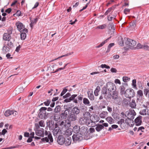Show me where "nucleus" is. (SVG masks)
<instances>
[{"mask_svg": "<svg viewBox=\"0 0 149 149\" xmlns=\"http://www.w3.org/2000/svg\"><path fill=\"white\" fill-rule=\"evenodd\" d=\"M80 112V109L76 107H73L69 116H68V119L69 123L70 124L71 122L76 120L77 118V115Z\"/></svg>", "mask_w": 149, "mask_h": 149, "instance_id": "obj_1", "label": "nucleus"}, {"mask_svg": "<svg viewBox=\"0 0 149 149\" xmlns=\"http://www.w3.org/2000/svg\"><path fill=\"white\" fill-rule=\"evenodd\" d=\"M89 130L86 127L83 126L80 128L79 134H80L84 136V139L85 140H87L90 138L89 135Z\"/></svg>", "mask_w": 149, "mask_h": 149, "instance_id": "obj_2", "label": "nucleus"}, {"mask_svg": "<svg viewBox=\"0 0 149 149\" xmlns=\"http://www.w3.org/2000/svg\"><path fill=\"white\" fill-rule=\"evenodd\" d=\"M47 108L46 107H42L39 109V112L38 114L39 118L40 119H46L48 117L49 113H46V110Z\"/></svg>", "mask_w": 149, "mask_h": 149, "instance_id": "obj_3", "label": "nucleus"}, {"mask_svg": "<svg viewBox=\"0 0 149 149\" xmlns=\"http://www.w3.org/2000/svg\"><path fill=\"white\" fill-rule=\"evenodd\" d=\"M125 43L129 48L132 49L136 45V42L134 40L129 38H125Z\"/></svg>", "mask_w": 149, "mask_h": 149, "instance_id": "obj_4", "label": "nucleus"}, {"mask_svg": "<svg viewBox=\"0 0 149 149\" xmlns=\"http://www.w3.org/2000/svg\"><path fill=\"white\" fill-rule=\"evenodd\" d=\"M15 25L17 26L18 30L20 32H25L27 33L28 30L24 28V26L22 23L19 21L16 22L15 23Z\"/></svg>", "mask_w": 149, "mask_h": 149, "instance_id": "obj_5", "label": "nucleus"}, {"mask_svg": "<svg viewBox=\"0 0 149 149\" xmlns=\"http://www.w3.org/2000/svg\"><path fill=\"white\" fill-rule=\"evenodd\" d=\"M125 96L127 98L131 99L135 95L134 91L132 88L127 89L125 91Z\"/></svg>", "mask_w": 149, "mask_h": 149, "instance_id": "obj_6", "label": "nucleus"}, {"mask_svg": "<svg viewBox=\"0 0 149 149\" xmlns=\"http://www.w3.org/2000/svg\"><path fill=\"white\" fill-rule=\"evenodd\" d=\"M106 86L109 92H114L116 90V87L115 84L111 82H108Z\"/></svg>", "mask_w": 149, "mask_h": 149, "instance_id": "obj_7", "label": "nucleus"}, {"mask_svg": "<svg viewBox=\"0 0 149 149\" xmlns=\"http://www.w3.org/2000/svg\"><path fill=\"white\" fill-rule=\"evenodd\" d=\"M84 136L80 134L79 133L74 134L72 136V139L73 141L76 142L77 141H79L83 140Z\"/></svg>", "mask_w": 149, "mask_h": 149, "instance_id": "obj_8", "label": "nucleus"}, {"mask_svg": "<svg viewBox=\"0 0 149 149\" xmlns=\"http://www.w3.org/2000/svg\"><path fill=\"white\" fill-rule=\"evenodd\" d=\"M127 118H129L131 120H133L134 118V116L136 115V113L134 110H131L129 111H127Z\"/></svg>", "mask_w": 149, "mask_h": 149, "instance_id": "obj_9", "label": "nucleus"}, {"mask_svg": "<svg viewBox=\"0 0 149 149\" xmlns=\"http://www.w3.org/2000/svg\"><path fill=\"white\" fill-rule=\"evenodd\" d=\"M49 139L50 141V142H49V143H50L51 142H53V138L52 135V134L51 133L49 134L48 135V138L46 137L45 138H42L41 139V140L42 142L46 141L47 142H48L49 141Z\"/></svg>", "mask_w": 149, "mask_h": 149, "instance_id": "obj_10", "label": "nucleus"}, {"mask_svg": "<svg viewBox=\"0 0 149 149\" xmlns=\"http://www.w3.org/2000/svg\"><path fill=\"white\" fill-rule=\"evenodd\" d=\"M142 117L141 116H139L134 120L135 125L136 126H139L142 124Z\"/></svg>", "mask_w": 149, "mask_h": 149, "instance_id": "obj_11", "label": "nucleus"}, {"mask_svg": "<svg viewBox=\"0 0 149 149\" xmlns=\"http://www.w3.org/2000/svg\"><path fill=\"white\" fill-rule=\"evenodd\" d=\"M65 138L62 135H59L57 141L58 143L62 145L65 142Z\"/></svg>", "mask_w": 149, "mask_h": 149, "instance_id": "obj_12", "label": "nucleus"}, {"mask_svg": "<svg viewBox=\"0 0 149 149\" xmlns=\"http://www.w3.org/2000/svg\"><path fill=\"white\" fill-rule=\"evenodd\" d=\"M36 134L37 136L43 137L44 135V129L41 128L36 131Z\"/></svg>", "mask_w": 149, "mask_h": 149, "instance_id": "obj_13", "label": "nucleus"}, {"mask_svg": "<svg viewBox=\"0 0 149 149\" xmlns=\"http://www.w3.org/2000/svg\"><path fill=\"white\" fill-rule=\"evenodd\" d=\"M69 113V112L67 111V110H65L64 111H62V113L60 115V116L61 118L66 119Z\"/></svg>", "mask_w": 149, "mask_h": 149, "instance_id": "obj_14", "label": "nucleus"}, {"mask_svg": "<svg viewBox=\"0 0 149 149\" xmlns=\"http://www.w3.org/2000/svg\"><path fill=\"white\" fill-rule=\"evenodd\" d=\"M58 124L56 123L55 124V128L53 129V133L54 136H56L58 133L59 130V127Z\"/></svg>", "mask_w": 149, "mask_h": 149, "instance_id": "obj_15", "label": "nucleus"}, {"mask_svg": "<svg viewBox=\"0 0 149 149\" xmlns=\"http://www.w3.org/2000/svg\"><path fill=\"white\" fill-rule=\"evenodd\" d=\"M93 118H91V120L92 121V122L95 123L98 122L100 120V118L99 116L96 115V114H92L91 115V117H92Z\"/></svg>", "mask_w": 149, "mask_h": 149, "instance_id": "obj_16", "label": "nucleus"}, {"mask_svg": "<svg viewBox=\"0 0 149 149\" xmlns=\"http://www.w3.org/2000/svg\"><path fill=\"white\" fill-rule=\"evenodd\" d=\"M65 142H64V144L65 146L70 145L72 142V139L69 136H68L67 137H66L65 139Z\"/></svg>", "mask_w": 149, "mask_h": 149, "instance_id": "obj_17", "label": "nucleus"}, {"mask_svg": "<svg viewBox=\"0 0 149 149\" xmlns=\"http://www.w3.org/2000/svg\"><path fill=\"white\" fill-rule=\"evenodd\" d=\"M80 128L79 125H76L73 127L72 131L76 134H79Z\"/></svg>", "mask_w": 149, "mask_h": 149, "instance_id": "obj_18", "label": "nucleus"}, {"mask_svg": "<svg viewBox=\"0 0 149 149\" xmlns=\"http://www.w3.org/2000/svg\"><path fill=\"white\" fill-rule=\"evenodd\" d=\"M146 109H143L141 110L139 112V114L142 116H144L147 115L149 116V110H147L146 111Z\"/></svg>", "mask_w": 149, "mask_h": 149, "instance_id": "obj_19", "label": "nucleus"}, {"mask_svg": "<svg viewBox=\"0 0 149 149\" xmlns=\"http://www.w3.org/2000/svg\"><path fill=\"white\" fill-rule=\"evenodd\" d=\"M3 38L4 40L6 41H8V40H10V39L11 38L10 35L5 33L3 35Z\"/></svg>", "mask_w": 149, "mask_h": 149, "instance_id": "obj_20", "label": "nucleus"}, {"mask_svg": "<svg viewBox=\"0 0 149 149\" xmlns=\"http://www.w3.org/2000/svg\"><path fill=\"white\" fill-rule=\"evenodd\" d=\"M11 49L9 48L6 45V44H3V46L2 48V51L4 53H6L7 52H8Z\"/></svg>", "mask_w": 149, "mask_h": 149, "instance_id": "obj_21", "label": "nucleus"}, {"mask_svg": "<svg viewBox=\"0 0 149 149\" xmlns=\"http://www.w3.org/2000/svg\"><path fill=\"white\" fill-rule=\"evenodd\" d=\"M113 92V93L112 94V98L114 100H117L119 99L118 92L116 91Z\"/></svg>", "mask_w": 149, "mask_h": 149, "instance_id": "obj_22", "label": "nucleus"}, {"mask_svg": "<svg viewBox=\"0 0 149 149\" xmlns=\"http://www.w3.org/2000/svg\"><path fill=\"white\" fill-rule=\"evenodd\" d=\"M4 44H6V45L10 48L11 49L13 46V44L12 42L10 41V40H8L7 42H5Z\"/></svg>", "mask_w": 149, "mask_h": 149, "instance_id": "obj_23", "label": "nucleus"}, {"mask_svg": "<svg viewBox=\"0 0 149 149\" xmlns=\"http://www.w3.org/2000/svg\"><path fill=\"white\" fill-rule=\"evenodd\" d=\"M14 113V112L13 110H8L5 111L4 115L8 117L11 114H13Z\"/></svg>", "mask_w": 149, "mask_h": 149, "instance_id": "obj_24", "label": "nucleus"}, {"mask_svg": "<svg viewBox=\"0 0 149 149\" xmlns=\"http://www.w3.org/2000/svg\"><path fill=\"white\" fill-rule=\"evenodd\" d=\"M86 117L81 118L79 120L80 123L82 125H85L86 123Z\"/></svg>", "mask_w": 149, "mask_h": 149, "instance_id": "obj_25", "label": "nucleus"}, {"mask_svg": "<svg viewBox=\"0 0 149 149\" xmlns=\"http://www.w3.org/2000/svg\"><path fill=\"white\" fill-rule=\"evenodd\" d=\"M77 96V94H74L72 95L71 97H70V99L71 101L74 100L73 102L75 103H78V100L77 99H75V97Z\"/></svg>", "mask_w": 149, "mask_h": 149, "instance_id": "obj_26", "label": "nucleus"}, {"mask_svg": "<svg viewBox=\"0 0 149 149\" xmlns=\"http://www.w3.org/2000/svg\"><path fill=\"white\" fill-rule=\"evenodd\" d=\"M51 115H52L51 116V118L55 120H57V119L60 118L58 114L55 113H52Z\"/></svg>", "mask_w": 149, "mask_h": 149, "instance_id": "obj_27", "label": "nucleus"}, {"mask_svg": "<svg viewBox=\"0 0 149 149\" xmlns=\"http://www.w3.org/2000/svg\"><path fill=\"white\" fill-rule=\"evenodd\" d=\"M111 38V36H110L108 38L105 40L102 43H101L100 44H99L98 46L96 47L97 48H99L100 47L103 46L105 43L107 42V41L110 39Z\"/></svg>", "mask_w": 149, "mask_h": 149, "instance_id": "obj_28", "label": "nucleus"}, {"mask_svg": "<svg viewBox=\"0 0 149 149\" xmlns=\"http://www.w3.org/2000/svg\"><path fill=\"white\" fill-rule=\"evenodd\" d=\"M104 128V127L102 125L97 124L95 129L97 131L99 132Z\"/></svg>", "mask_w": 149, "mask_h": 149, "instance_id": "obj_29", "label": "nucleus"}, {"mask_svg": "<svg viewBox=\"0 0 149 149\" xmlns=\"http://www.w3.org/2000/svg\"><path fill=\"white\" fill-rule=\"evenodd\" d=\"M107 88L106 86H104L102 89L101 93L102 94H103L104 96L106 95L107 94Z\"/></svg>", "mask_w": 149, "mask_h": 149, "instance_id": "obj_30", "label": "nucleus"}, {"mask_svg": "<svg viewBox=\"0 0 149 149\" xmlns=\"http://www.w3.org/2000/svg\"><path fill=\"white\" fill-rule=\"evenodd\" d=\"M108 113L107 111H103L100 114V116L101 118H104L108 115Z\"/></svg>", "mask_w": 149, "mask_h": 149, "instance_id": "obj_31", "label": "nucleus"}, {"mask_svg": "<svg viewBox=\"0 0 149 149\" xmlns=\"http://www.w3.org/2000/svg\"><path fill=\"white\" fill-rule=\"evenodd\" d=\"M120 93L121 95H123L125 94V88L123 85L121 86L120 87Z\"/></svg>", "mask_w": 149, "mask_h": 149, "instance_id": "obj_32", "label": "nucleus"}, {"mask_svg": "<svg viewBox=\"0 0 149 149\" xmlns=\"http://www.w3.org/2000/svg\"><path fill=\"white\" fill-rule=\"evenodd\" d=\"M49 127L50 130H53L55 128V124L54 121L50 122L49 125Z\"/></svg>", "mask_w": 149, "mask_h": 149, "instance_id": "obj_33", "label": "nucleus"}, {"mask_svg": "<svg viewBox=\"0 0 149 149\" xmlns=\"http://www.w3.org/2000/svg\"><path fill=\"white\" fill-rule=\"evenodd\" d=\"M106 120L110 124L114 123V120L111 117H108L106 119Z\"/></svg>", "mask_w": 149, "mask_h": 149, "instance_id": "obj_34", "label": "nucleus"}, {"mask_svg": "<svg viewBox=\"0 0 149 149\" xmlns=\"http://www.w3.org/2000/svg\"><path fill=\"white\" fill-rule=\"evenodd\" d=\"M108 27L109 30H112V32H114L115 28L114 25L113 23H109V24Z\"/></svg>", "mask_w": 149, "mask_h": 149, "instance_id": "obj_35", "label": "nucleus"}, {"mask_svg": "<svg viewBox=\"0 0 149 149\" xmlns=\"http://www.w3.org/2000/svg\"><path fill=\"white\" fill-rule=\"evenodd\" d=\"M91 123H92L91 118L90 119H89L88 117H86V123L85 125L89 126H91V125H90V124Z\"/></svg>", "mask_w": 149, "mask_h": 149, "instance_id": "obj_36", "label": "nucleus"}, {"mask_svg": "<svg viewBox=\"0 0 149 149\" xmlns=\"http://www.w3.org/2000/svg\"><path fill=\"white\" fill-rule=\"evenodd\" d=\"M100 90V88L99 86H97L94 91V94L95 96H97L98 95V93Z\"/></svg>", "mask_w": 149, "mask_h": 149, "instance_id": "obj_37", "label": "nucleus"}, {"mask_svg": "<svg viewBox=\"0 0 149 149\" xmlns=\"http://www.w3.org/2000/svg\"><path fill=\"white\" fill-rule=\"evenodd\" d=\"M130 103V106L132 108H135L136 107V104L134 100H132V102Z\"/></svg>", "mask_w": 149, "mask_h": 149, "instance_id": "obj_38", "label": "nucleus"}, {"mask_svg": "<svg viewBox=\"0 0 149 149\" xmlns=\"http://www.w3.org/2000/svg\"><path fill=\"white\" fill-rule=\"evenodd\" d=\"M21 38L22 40H24L26 37V32H21Z\"/></svg>", "mask_w": 149, "mask_h": 149, "instance_id": "obj_39", "label": "nucleus"}, {"mask_svg": "<svg viewBox=\"0 0 149 149\" xmlns=\"http://www.w3.org/2000/svg\"><path fill=\"white\" fill-rule=\"evenodd\" d=\"M61 109V106L60 105L56 106L54 110V112L55 113H58L59 112Z\"/></svg>", "mask_w": 149, "mask_h": 149, "instance_id": "obj_40", "label": "nucleus"}, {"mask_svg": "<svg viewBox=\"0 0 149 149\" xmlns=\"http://www.w3.org/2000/svg\"><path fill=\"white\" fill-rule=\"evenodd\" d=\"M73 53V52H70V53H68L67 54H65V55H63L62 56H61L59 57H58L57 58H56L54 60H52V61H53L54 60H57V59H58L59 58H62V57H63L68 56L69 55H70L72 54Z\"/></svg>", "mask_w": 149, "mask_h": 149, "instance_id": "obj_41", "label": "nucleus"}, {"mask_svg": "<svg viewBox=\"0 0 149 149\" xmlns=\"http://www.w3.org/2000/svg\"><path fill=\"white\" fill-rule=\"evenodd\" d=\"M83 102L85 105H91V104H89L90 102L87 98H84L83 100Z\"/></svg>", "mask_w": 149, "mask_h": 149, "instance_id": "obj_42", "label": "nucleus"}, {"mask_svg": "<svg viewBox=\"0 0 149 149\" xmlns=\"http://www.w3.org/2000/svg\"><path fill=\"white\" fill-rule=\"evenodd\" d=\"M107 27L106 25L105 24H104L102 25H99L96 28V29H104L106 28Z\"/></svg>", "mask_w": 149, "mask_h": 149, "instance_id": "obj_43", "label": "nucleus"}, {"mask_svg": "<svg viewBox=\"0 0 149 149\" xmlns=\"http://www.w3.org/2000/svg\"><path fill=\"white\" fill-rule=\"evenodd\" d=\"M67 87H66L64 89H63V90L62 92H61V95H60L61 96H63L68 91V89L66 88Z\"/></svg>", "mask_w": 149, "mask_h": 149, "instance_id": "obj_44", "label": "nucleus"}, {"mask_svg": "<svg viewBox=\"0 0 149 149\" xmlns=\"http://www.w3.org/2000/svg\"><path fill=\"white\" fill-rule=\"evenodd\" d=\"M88 97L91 100L94 99V97L93 94L91 93H88Z\"/></svg>", "mask_w": 149, "mask_h": 149, "instance_id": "obj_45", "label": "nucleus"}, {"mask_svg": "<svg viewBox=\"0 0 149 149\" xmlns=\"http://www.w3.org/2000/svg\"><path fill=\"white\" fill-rule=\"evenodd\" d=\"M127 119H126L125 120V122L127 124V125H129V126H130V123L131 122V121H132V122H133V120H132L130 119L129 118H127Z\"/></svg>", "mask_w": 149, "mask_h": 149, "instance_id": "obj_46", "label": "nucleus"}, {"mask_svg": "<svg viewBox=\"0 0 149 149\" xmlns=\"http://www.w3.org/2000/svg\"><path fill=\"white\" fill-rule=\"evenodd\" d=\"M123 80L124 82H126L128 81H129L130 80V78L127 77H123Z\"/></svg>", "mask_w": 149, "mask_h": 149, "instance_id": "obj_47", "label": "nucleus"}, {"mask_svg": "<svg viewBox=\"0 0 149 149\" xmlns=\"http://www.w3.org/2000/svg\"><path fill=\"white\" fill-rule=\"evenodd\" d=\"M16 91H17L18 93H22L23 91V89L22 87L21 86L19 88L18 87L16 89Z\"/></svg>", "mask_w": 149, "mask_h": 149, "instance_id": "obj_48", "label": "nucleus"}, {"mask_svg": "<svg viewBox=\"0 0 149 149\" xmlns=\"http://www.w3.org/2000/svg\"><path fill=\"white\" fill-rule=\"evenodd\" d=\"M104 98L106 99L111 98V97H112V95L109 92L108 93L107 96V95H104Z\"/></svg>", "mask_w": 149, "mask_h": 149, "instance_id": "obj_49", "label": "nucleus"}, {"mask_svg": "<svg viewBox=\"0 0 149 149\" xmlns=\"http://www.w3.org/2000/svg\"><path fill=\"white\" fill-rule=\"evenodd\" d=\"M143 45H142L140 43H138L136 47H135V49H140L141 48L143 49Z\"/></svg>", "mask_w": 149, "mask_h": 149, "instance_id": "obj_50", "label": "nucleus"}, {"mask_svg": "<svg viewBox=\"0 0 149 149\" xmlns=\"http://www.w3.org/2000/svg\"><path fill=\"white\" fill-rule=\"evenodd\" d=\"M39 125L42 127H44L45 126L44 121L41 120L39 122Z\"/></svg>", "mask_w": 149, "mask_h": 149, "instance_id": "obj_51", "label": "nucleus"}, {"mask_svg": "<svg viewBox=\"0 0 149 149\" xmlns=\"http://www.w3.org/2000/svg\"><path fill=\"white\" fill-rule=\"evenodd\" d=\"M13 31V28L10 27L7 30V33H8L9 35H10L12 33Z\"/></svg>", "mask_w": 149, "mask_h": 149, "instance_id": "obj_52", "label": "nucleus"}, {"mask_svg": "<svg viewBox=\"0 0 149 149\" xmlns=\"http://www.w3.org/2000/svg\"><path fill=\"white\" fill-rule=\"evenodd\" d=\"M136 22L135 21H133L132 22L130 23L129 24L130 26L132 27L133 26L134 27L136 26Z\"/></svg>", "mask_w": 149, "mask_h": 149, "instance_id": "obj_53", "label": "nucleus"}, {"mask_svg": "<svg viewBox=\"0 0 149 149\" xmlns=\"http://www.w3.org/2000/svg\"><path fill=\"white\" fill-rule=\"evenodd\" d=\"M136 80L133 79L132 81V85L134 88L136 87Z\"/></svg>", "mask_w": 149, "mask_h": 149, "instance_id": "obj_54", "label": "nucleus"}, {"mask_svg": "<svg viewBox=\"0 0 149 149\" xmlns=\"http://www.w3.org/2000/svg\"><path fill=\"white\" fill-rule=\"evenodd\" d=\"M138 95L140 96H142L143 95V91L141 90H139L137 92Z\"/></svg>", "mask_w": 149, "mask_h": 149, "instance_id": "obj_55", "label": "nucleus"}, {"mask_svg": "<svg viewBox=\"0 0 149 149\" xmlns=\"http://www.w3.org/2000/svg\"><path fill=\"white\" fill-rule=\"evenodd\" d=\"M124 43L123 39L122 38H121L120 41L119 42V45L121 46H124Z\"/></svg>", "mask_w": 149, "mask_h": 149, "instance_id": "obj_56", "label": "nucleus"}, {"mask_svg": "<svg viewBox=\"0 0 149 149\" xmlns=\"http://www.w3.org/2000/svg\"><path fill=\"white\" fill-rule=\"evenodd\" d=\"M21 12L19 10H17L16 13L14 14L13 15H16L18 16H21Z\"/></svg>", "mask_w": 149, "mask_h": 149, "instance_id": "obj_57", "label": "nucleus"}, {"mask_svg": "<svg viewBox=\"0 0 149 149\" xmlns=\"http://www.w3.org/2000/svg\"><path fill=\"white\" fill-rule=\"evenodd\" d=\"M71 96V94L70 93H68L64 96H63V97L64 99H65L67 97H70Z\"/></svg>", "mask_w": 149, "mask_h": 149, "instance_id": "obj_58", "label": "nucleus"}, {"mask_svg": "<svg viewBox=\"0 0 149 149\" xmlns=\"http://www.w3.org/2000/svg\"><path fill=\"white\" fill-rule=\"evenodd\" d=\"M64 108L65 110H67V111L68 112H69L70 109H71V107H68V106L67 105H64Z\"/></svg>", "mask_w": 149, "mask_h": 149, "instance_id": "obj_59", "label": "nucleus"}, {"mask_svg": "<svg viewBox=\"0 0 149 149\" xmlns=\"http://www.w3.org/2000/svg\"><path fill=\"white\" fill-rule=\"evenodd\" d=\"M50 102V100H48L44 102V103L46 106H48L49 105Z\"/></svg>", "mask_w": 149, "mask_h": 149, "instance_id": "obj_60", "label": "nucleus"}, {"mask_svg": "<svg viewBox=\"0 0 149 149\" xmlns=\"http://www.w3.org/2000/svg\"><path fill=\"white\" fill-rule=\"evenodd\" d=\"M143 49L149 51V46L147 45H144L143 47Z\"/></svg>", "mask_w": 149, "mask_h": 149, "instance_id": "obj_61", "label": "nucleus"}, {"mask_svg": "<svg viewBox=\"0 0 149 149\" xmlns=\"http://www.w3.org/2000/svg\"><path fill=\"white\" fill-rule=\"evenodd\" d=\"M124 121L125 120L124 119H121L118 122V124H120V125H121L123 123H124Z\"/></svg>", "mask_w": 149, "mask_h": 149, "instance_id": "obj_62", "label": "nucleus"}, {"mask_svg": "<svg viewBox=\"0 0 149 149\" xmlns=\"http://www.w3.org/2000/svg\"><path fill=\"white\" fill-rule=\"evenodd\" d=\"M59 125L60 126H64L66 127V125L65 124V122H64L63 121H61L60 123H59Z\"/></svg>", "mask_w": 149, "mask_h": 149, "instance_id": "obj_63", "label": "nucleus"}, {"mask_svg": "<svg viewBox=\"0 0 149 149\" xmlns=\"http://www.w3.org/2000/svg\"><path fill=\"white\" fill-rule=\"evenodd\" d=\"M149 93V90L146 89L144 90V93L145 95H147L148 93Z\"/></svg>", "mask_w": 149, "mask_h": 149, "instance_id": "obj_64", "label": "nucleus"}]
</instances>
